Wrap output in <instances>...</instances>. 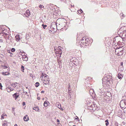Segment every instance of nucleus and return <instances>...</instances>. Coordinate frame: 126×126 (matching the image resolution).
Returning <instances> with one entry per match:
<instances>
[{
	"label": "nucleus",
	"instance_id": "nucleus-1",
	"mask_svg": "<svg viewBox=\"0 0 126 126\" xmlns=\"http://www.w3.org/2000/svg\"><path fill=\"white\" fill-rule=\"evenodd\" d=\"M102 79V81H103L104 79H105L106 80L107 82H109V83H110L111 82V76L109 75H107L106 77Z\"/></svg>",
	"mask_w": 126,
	"mask_h": 126
},
{
	"label": "nucleus",
	"instance_id": "nucleus-2",
	"mask_svg": "<svg viewBox=\"0 0 126 126\" xmlns=\"http://www.w3.org/2000/svg\"><path fill=\"white\" fill-rule=\"evenodd\" d=\"M42 78V80L43 82L45 84H48L49 83V79L48 76H47L46 77Z\"/></svg>",
	"mask_w": 126,
	"mask_h": 126
},
{
	"label": "nucleus",
	"instance_id": "nucleus-3",
	"mask_svg": "<svg viewBox=\"0 0 126 126\" xmlns=\"http://www.w3.org/2000/svg\"><path fill=\"white\" fill-rule=\"evenodd\" d=\"M124 52V51L123 50H120L119 49H116L115 51L116 53H117V55L119 56L122 55Z\"/></svg>",
	"mask_w": 126,
	"mask_h": 126
},
{
	"label": "nucleus",
	"instance_id": "nucleus-4",
	"mask_svg": "<svg viewBox=\"0 0 126 126\" xmlns=\"http://www.w3.org/2000/svg\"><path fill=\"white\" fill-rule=\"evenodd\" d=\"M11 85L13 86L14 88H19V84L16 82H15L11 84Z\"/></svg>",
	"mask_w": 126,
	"mask_h": 126
},
{
	"label": "nucleus",
	"instance_id": "nucleus-5",
	"mask_svg": "<svg viewBox=\"0 0 126 126\" xmlns=\"http://www.w3.org/2000/svg\"><path fill=\"white\" fill-rule=\"evenodd\" d=\"M19 93H16L13 95V97L15 98V100H16L17 98L19 96Z\"/></svg>",
	"mask_w": 126,
	"mask_h": 126
},
{
	"label": "nucleus",
	"instance_id": "nucleus-6",
	"mask_svg": "<svg viewBox=\"0 0 126 126\" xmlns=\"http://www.w3.org/2000/svg\"><path fill=\"white\" fill-rule=\"evenodd\" d=\"M24 15L28 17L30 15V13L29 10H28L26 12V13H24Z\"/></svg>",
	"mask_w": 126,
	"mask_h": 126
},
{
	"label": "nucleus",
	"instance_id": "nucleus-7",
	"mask_svg": "<svg viewBox=\"0 0 126 126\" xmlns=\"http://www.w3.org/2000/svg\"><path fill=\"white\" fill-rule=\"evenodd\" d=\"M6 91L8 92H10L11 91L14 90V89L11 88L10 86H9L6 88Z\"/></svg>",
	"mask_w": 126,
	"mask_h": 126
},
{
	"label": "nucleus",
	"instance_id": "nucleus-8",
	"mask_svg": "<svg viewBox=\"0 0 126 126\" xmlns=\"http://www.w3.org/2000/svg\"><path fill=\"white\" fill-rule=\"evenodd\" d=\"M23 119L26 122L28 121L29 120V117L27 115H25L23 118Z\"/></svg>",
	"mask_w": 126,
	"mask_h": 126
},
{
	"label": "nucleus",
	"instance_id": "nucleus-9",
	"mask_svg": "<svg viewBox=\"0 0 126 126\" xmlns=\"http://www.w3.org/2000/svg\"><path fill=\"white\" fill-rule=\"evenodd\" d=\"M49 103L47 101H46L44 102V106L45 107H47L48 105H49Z\"/></svg>",
	"mask_w": 126,
	"mask_h": 126
},
{
	"label": "nucleus",
	"instance_id": "nucleus-10",
	"mask_svg": "<svg viewBox=\"0 0 126 126\" xmlns=\"http://www.w3.org/2000/svg\"><path fill=\"white\" fill-rule=\"evenodd\" d=\"M20 38L19 36L18 35H16L15 36L16 40L17 41H19L20 40Z\"/></svg>",
	"mask_w": 126,
	"mask_h": 126
},
{
	"label": "nucleus",
	"instance_id": "nucleus-11",
	"mask_svg": "<svg viewBox=\"0 0 126 126\" xmlns=\"http://www.w3.org/2000/svg\"><path fill=\"white\" fill-rule=\"evenodd\" d=\"M22 59L24 61H27L28 60V58L27 56L24 55L23 56Z\"/></svg>",
	"mask_w": 126,
	"mask_h": 126
},
{
	"label": "nucleus",
	"instance_id": "nucleus-12",
	"mask_svg": "<svg viewBox=\"0 0 126 126\" xmlns=\"http://www.w3.org/2000/svg\"><path fill=\"white\" fill-rule=\"evenodd\" d=\"M33 109L34 110H35L36 111H38L39 108L37 106H35L33 107Z\"/></svg>",
	"mask_w": 126,
	"mask_h": 126
},
{
	"label": "nucleus",
	"instance_id": "nucleus-13",
	"mask_svg": "<svg viewBox=\"0 0 126 126\" xmlns=\"http://www.w3.org/2000/svg\"><path fill=\"white\" fill-rule=\"evenodd\" d=\"M2 74L4 76L7 75L9 74V72H3L2 73Z\"/></svg>",
	"mask_w": 126,
	"mask_h": 126
},
{
	"label": "nucleus",
	"instance_id": "nucleus-14",
	"mask_svg": "<svg viewBox=\"0 0 126 126\" xmlns=\"http://www.w3.org/2000/svg\"><path fill=\"white\" fill-rule=\"evenodd\" d=\"M85 40V38L84 37H83L82 39H81V43H82V44H83V45H84V40Z\"/></svg>",
	"mask_w": 126,
	"mask_h": 126
},
{
	"label": "nucleus",
	"instance_id": "nucleus-15",
	"mask_svg": "<svg viewBox=\"0 0 126 126\" xmlns=\"http://www.w3.org/2000/svg\"><path fill=\"white\" fill-rule=\"evenodd\" d=\"M47 76H48L47 75H46L45 73H42V77L43 78H45V77H46Z\"/></svg>",
	"mask_w": 126,
	"mask_h": 126
},
{
	"label": "nucleus",
	"instance_id": "nucleus-16",
	"mask_svg": "<svg viewBox=\"0 0 126 126\" xmlns=\"http://www.w3.org/2000/svg\"><path fill=\"white\" fill-rule=\"evenodd\" d=\"M56 31L55 30H51V29H50L49 30V32L50 33H54V32H55Z\"/></svg>",
	"mask_w": 126,
	"mask_h": 126
},
{
	"label": "nucleus",
	"instance_id": "nucleus-17",
	"mask_svg": "<svg viewBox=\"0 0 126 126\" xmlns=\"http://www.w3.org/2000/svg\"><path fill=\"white\" fill-rule=\"evenodd\" d=\"M83 11H82L81 9H80L78 11L77 13H78L79 14H81L82 13V12Z\"/></svg>",
	"mask_w": 126,
	"mask_h": 126
},
{
	"label": "nucleus",
	"instance_id": "nucleus-18",
	"mask_svg": "<svg viewBox=\"0 0 126 126\" xmlns=\"http://www.w3.org/2000/svg\"><path fill=\"white\" fill-rule=\"evenodd\" d=\"M54 51L55 52V53H56V54H57V52H59L61 51L60 50H57L56 49V48L55 47H54Z\"/></svg>",
	"mask_w": 126,
	"mask_h": 126
},
{
	"label": "nucleus",
	"instance_id": "nucleus-19",
	"mask_svg": "<svg viewBox=\"0 0 126 126\" xmlns=\"http://www.w3.org/2000/svg\"><path fill=\"white\" fill-rule=\"evenodd\" d=\"M124 100H121L120 103V105L121 106V105H123L124 104Z\"/></svg>",
	"mask_w": 126,
	"mask_h": 126
},
{
	"label": "nucleus",
	"instance_id": "nucleus-20",
	"mask_svg": "<svg viewBox=\"0 0 126 126\" xmlns=\"http://www.w3.org/2000/svg\"><path fill=\"white\" fill-rule=\"evenodd\" d=\"M21 70L23 72H24V67L22 65L21 66Z\"/></svg>",
	"mask_w": 126,
	"mask_h": 126
},
{
	"label": "nucleus",
	"instance_id": "nucleus-21",
	"mask_svg": "<svg viewBox=\"0 0 126 126\" xmlns=\"http://www.w3.org/2000/svg\"><path fill=\"white\" fill-rule=\"evenodd\" d=\"M61 47L60 46H59L58 47H57L56 50H60V51H62L61 50Z\"/></svg>",
	"mask_w": 126,
	"mask_h": 126
},
{
	"label": "nucleus",
	"instance_id": "nucleus-22",
	"mask_svg": "<svg viewBox=\"0 0 126 126\" xmlns=\"http://www.w3.org/2000/svg\"><path fill=\"white\" fill-rule=\"evenodd\" d=\"M102 89L103 88H102L101 90L100 89H98L97 91L100 93L103 92V91Z\"/></svg>",
	"mask_w": 126,
	"mask_h": 126
},
{
	"label": "nucleus",
	"instance_id": "nucleus-23",
	"mask_svg": "<svg viewBox=\"0 0 126 126\" xmlns=\"http://www.w3.org/2000/svg\"><path fill=\"white\" fill-rule=\"evenodd\" d=\"M35 85L36 87H37L39 85V83L38 82H37L35 83Z\"/></svg>",
	"mask_w": 126,
	"mask_h": 126
},
{
	"label": "nucleus",
	"instance_id": "nucleus-24",
	"mask_svg": "<svg viewBox=\"0 0 126 126\" xmlns=\"http://www.w3.org/2000/svg\"><path fill=\"white\" fill-rule=\"evenodd\" d=\"M105 122L106 123V125L107 126H108L109 124L108 120H106L105 121Z\"/></svg>",
	"mask_w": 126,
	"mask_h": 126
},
{
	"label": "nucleus",
	"instance_id": "nucleus-25",
	"mask_svg": "<svg viewBox=\"0 0 126 126\" xmlns=\"http://www.w3.org/2000/svg\"><path fill=\"white\" fill-rule=\"evenodd\" d=\"M44 6H43L42 5H40L39 6V7L41 9H42V8H44Z\"/></svg>",
	"mask_w": 126,
	"mask_h": 126
},
{
	"label": "nucleus",
	"instance_id": "nucleus-26",
	"mask_svg": "<svg viewBox=\"0 0 126 126\" xmlns=\"http://www.w3.org/2000/svg\"><path fill=\"white\" fill-rule=\"evenodd\" d=\"M42 26L43 27V28L44 29H45L47 27V25H44L43 24L42 25Z\"/></svg>",
	"mask_w": 126,
	"mask_h": 126
},
{
	"label": "nucleus",
	"instance_id": "nucleus-27",
	"mask_svg": "<svg viewBox=\"0 0 126 126\" xmlns=\"http://www.w3.org/2000/svg\"><path fill=\"white\" fill-rule=\"evenodd\" d=\"M56 106L60 109L61 108V106L60 105L57 104L56 105Z\"/></svg>",
	"mask_w": 126,
	"mask_h": 126
},
{
	"label": "nucleus",
	"instance_id": "nucleus-28",
	"mask_svg": "<svg viewBox=\"0 0 126 126\" xmlns=\"http://www.w3.org/2000/svg\"><path fill=\"white\" fill-rule=\"evenodd\" d=\"M62 51H61L60 52H57V54H59L60 55V57H61V55L62 54Z\"/></svg>",
	"mask_w": 126,
	"mask_h": 126
},
{
	"label": "nucleus",
	"instance_id": "nucleus-29",
	"mask_svg": "<svg viewBox=\"0 0 126 126\" xmlns=\"http://www.w3.org/2000/svg\"><path fill=\"white\" fill-rule=\"evenodd\" d=\"M118 77L119 79H122V77L121 76H120V74H118Z\"/></svg>",
	"mask_w": 126,
	"mask_h": 126
},
{
	"label": "nucleus",
	"instance_id": "nucleus-30",
	"mask_svg": "<svg viewBox=\"0 0 126 126\" xmlns=\"http://www.w3.org/2000/svg\"><path fill=\"white\" fill-rule=\"evenodd\" d=\"M95 106H96V105H92L90 106V107H92V109L93 110V108Z\"/></svg>",
	"mask_w": 126,
	"mask_h": 126
},
{
	"label": "nucleus",
	"instance_id": "nucleus-31",
	"mask_svg": "<svg viewBox=\"0 0 126 126\" xmlns=\"http://www.w3.org/2000/svg\"><path fill=\"white\" fill-rule=\"evenodd\" d=\"M2 68L4 69H6L7 68V66L5 65L3 66H2Z\"/></svg>",
	"mask_w": 126,
	"mask_h": 126
},
{
	"label": "nucleus",
	"instance_id": "nucleus-32",
	"mask_svg": "<svg viewBox=\"0 0 126 126\" xmlns=\"http://www.w3.org/2000/svg\"><path fill=\"white\" fill-rule=\"evenodd\" d=\"M15 51V48H13L11 49V51L13 52H14Z\"/></svg>",
	"mask_w": 126,
	"mask_h": 126
},
{
	"label": "nucleus",
	"instance_id": "nucleus-33",
	"mask_svg": "<svg viewBox=\"0 0 126 126\" xmlns=\"http://www.w3.org/2000/svg\"><path fill=\"white\" fill-rule=\"evenodd\" d=\"M89 41V39L88 38H87L86 39H85V43L86 44V42H85V41H86L87 42H88V41Z\"/></svg>",
	"mask_w": 126,
	"mask_h": 126
},
{
	"label": "nucleus",
	"instance_id": "nucleus-34",
	"mask_svg": "<svg viewBox=\"0 0 126 126\" xmlns=\"http://www.w3.org/2000/svg\"><path fill=\"white\" fill-rule=\"evenodd\" d=\"M2 85L1 84V83H0V88L1 89H2Z\"/></svg>",
	"mask_w": 126,
	"mask_h": 126
},
{
	"label": "nucleus",
	"instance_id": "nucleus-35",
	"mask_svg": "<svg viewBox=\"0 0 126 126\" xmlns=\"http://www.w3.org/2000/svg\"><path fill=\"white\" fill-rule=\"evenodd\" d=\"M50 29H51V30H55V29L54 28L52 27H51V28H50ZM55 30L56 31V30Z\"/></svg>",
	"mask_w": 126,
	"mask_h": 126
},
{
	"label": "nucleus",
	"instance_id": "nucleus-36",
	"mask_svg": "<svg viewBox=\"0 0 126 126\" xmlns=\"http://www.w3.org/2000/svg\"><path fill=\"white\" fill-rule=\"evenodd\" d=\"M25 102H22V105H23V106H24L25 105Z\"/></svg>",
	"mask_w": 126,
	"mask_h": 126
},
{
	"label": "nucleus",
	"instance_id": "nucleus-37",
	"mask_svg": "<svg viewBox=\"0 0 126 126\" xmlns=\"http://www.w3.org/2000/svg\"><path fill=\"white\" fill-rule=\"evenodd\" d=\"M115 126H118V124L117 123H115Z\"/></svg>",
	"mask_w": 126,
	"mask_h": 126
},
{
	"label": "nucleus",
	"instance_id": "nucleus-38",
	"mask_svg": "<svg viewBox=\"0 0 126 126\" xmlns=\"http://www.w3.org/2000/svg\"><path fill=\"white\" fill-rule=\"evenodd\" d=\"M4 116L3 115H2L1 116V119H3L4 118Z\"/></svg>",
	"mask_w": 126,
	"mask_h": 126
},
{
	"label": "nucleus",
	"instance_id": "nucleus-39",
	"mask_svg": "<svg viewBox=\"0 0 126 126\" xmlns=\"http://www.w3.org/2000/svg\"><path fill=\"white\" fill-rule=\"evenodd\" d=\"M124 100V104L126 105V100Z\"/></svg>",
	"mask_w": 126,
	"mask_h": 126
},
{
	"label": "nucleus",
	"instance_id": "nucleus-40",
	"mask_svg": "<svg viewBox=\"0 0 126 126\" xmlns=\"http://www.w3.org/2000/svg\"><path fill=\"white\" fill-rule=\"evenodd\" d=\"M68 88L69 89L70 88V83L68 84Z\"/></svg>",
	"mask_w": 126,
	"mask_h": 126
},
{
	"label": "nucleus",
	"instance_id": "nucleus-41",
	"mask_svg": "<svg viewBox=\"0 0 126 126\" xmlns=\"http://www.w3.org/2000/svg\"><path fill=\"white\" fill-rule=\"evenodd\" d=\"M120 76H121V77H122V78L123 77V75H122V74H120Z\"/></svg>",
	"mask_w": 126,
	"mask_h": 126
},
{
	"label": "nucleus",
	"instance_id": "nucleus-42",
	"mask_svg": "<svg viewBox=\"0 0 126 126\" xmlns=\"http://www.w3.org/2000/svg\"><path fill=\"white\" fill-rule=\"evenodd\" d=\"M57 122L59 123L60 122V120L59 119H57Z\"/></svg>",
	"mask_w": 126,
	"mask_h": 126
},
{
	"label": "nucleus",
	"instance_id": "nucleus-43",
	"mask_svg": "<svg viewBox=\"0 0 126 126\" xmlns=\"http://www.w3.org/2000/svg\"><path fill=\"white\" fill-rule=\"evenodd\" d=\"M12 55L13 54H11L10 55V56L11 57H12Z\"/></svg>",
	"mask_w": 126,
	"mask_h": 126
},
{
	"label": "nucleus",
	"instance_id": "nucleus-44",
	"mask_svg": "<svg viewBox=\"0 0 126 126\" xmlns=\"http://www.w3.org/2000/svg\"><path fill=\"white\" fill-rule=\"evenodd\" d=\"M123 62H121V65H123Z\"/></svg>",
	"mask_w": 126,
	"mask_h": 126
},
{
	"label": "nucleus",
	"instance_id": "nucleus-45",
	"mask_svg": "<svg viewBox=\"0 0 126 126\" xmlns=\"http://www.w3.org/2000/svg\"><path fill=\"white\" fill-rule=\"evenodd\" d=\"M44 91H41V93H44Z\"/></svg>",
	"mask_w": 126,
	"mask_h": 126
},
{
	"label": "nucleus",
	"instance_id": "nucleus-46",
	"mask_svg": "<svg viewBox=\"0 0 126 126\" xmlns=\"http://www.w3.org/2000/svg\"><path fill=\"white\" fill-rule=\"evenodd\" d=\"M120 15H121V16H124V17H125V16H123V14H120Z\"/></svg>",
	"mask_w": 126,
	"mask_h": 126
},
{
	"label": "nucleus",
	"instance_id": "nucleus-47",
	"mask_svg": "<svg viewBox=\"0 0 126 126\" xmlns=\"http://www.w3.org/2000/svg\"><path fill=\"white\" fill-rule=\"evenodd\" d=\"M37 99L39 100H40V98L39 97H38L37 98Z\"/></svg>",
	"mask_w": 126,
	"mask_h": 126
},
{
	"label": "nucleus",
	"instance_id": "nucleus-48",
	"mask_svg": "<svg viewBox=\"0 0 126 126\" xmlns=\"http://www.w3.org/2000/svg\"><path fill=\"white\" fill-rule=\"evenodd\" d=\"M3 115L4 116H7V115L6 114H3Z\"/></svg>",
	"mask_w": 126,
	"mask_h": 126
},
{
	"label": "nucleus",
	"instance_id": "nucleus-49",
	"mask_svg": "<svg viewBox=\"0 0 126 126\" xmlns=\"http://www.w3.org/2000/svg\"><path fill=\"white\" fill-rule=\"evenodd\" d=\"M1 33H0V34L1 33H3L4 32V31H1Z\"/></svg>",
	"mask_w": 126,
	"mask_h": 126
},
{
	"label": "nucleus",
	"instance_id": "nucleus-50",
	"mask_svg": "<svg viewBox=\"0 0 126 126\" xmlns=\"http://www.w3.org/2000/svg\"><path fill=\"white\" fill-rule=\"evenodd\" d=\"M27 92H25V94L26 95H27Z\"/></svg>",
	"mask_w": 126,
	"mask_h": 126
},
{
	"label": "nucleus",
	"instance_id": "nucleus-51",
	"mask_svg": "<svg viewBox=\"0 0 126 126\" xmlns=\"http://www.w3.org/2000/svg\"><path fill=\"white\" fill-rule=\"evenodd\" d=\"M8 53H11H11H10V51H8Z\"/></svg>",
	"mask_w": 126,
	"mask_h": 126
},
{
	"label": "nucleus",
	"instance_id": "nucleus-52",
	"mask_svg": "<svg viewBox=\"0 0 126 126\" xmlns=\"http://www.w3.org/2000/svg\"><path fill=\"white\" fill-rule=\"evenodd\" d=\"M14 126H17V125L16 124H15V125H14Z\"/></svg>",
	"mask_w": 126,
	"mask_h": 126
},
{
	"label": "nucleus",
	"instance_id": "nucleus-53",
	"mask_svg": "<svg viewBox=\"0 0 126 126\" xmlns=\"http://www.w3.org/2000/svg\"><path fill=\"white\" fill-rule=\"evenodd\" d=\"M79 119V118L78 117H77V119Z\"/></svg>",
	"mask_w": 126,
	"mask_h": 126
},
{
	"label": "nucleus",
	"instance_id": "nucleus-54",
	"mask_svg": "<svg viewBox=\"0 0 126 126\" xmlns=\"http://www.w3.org/2000/svg\"><path fill=\"white\" fill-rule=\"evenodd\" d=\"M73 126H76L75 125H74Z\"/></svg>",
	"mask_w": 126,
	"mask_h": 126
},
{
	"label": "nucleus",
	"instance_id": "nucleus-55",
	"mask_svg": "<svg viewBox=\"0 0 126 126\" xmlns=\"http://www.w3.org/2000/svg\"><path fill=\"white\" fill-rule=\"evenodd\" d=\"M0 79H1V78L0 77Z\"/></svg>",
	"mask_w": 126,
	"mask_h": 126
},
{
	"label": "nucleus",
	"instance_id": "nucleus-56",
	"mask_svg": "<svg viewBox=\"0 0 126 126\" xmlns=\"http://www.w3.org/2000/svg\"><path fill=\"white\" fill-rule=\"evenodd\" d=\"M42 10H43V9H42Z\"/></svg>",
	"mask_w": 126,
	"mask_h": 126
}]
</instances>
